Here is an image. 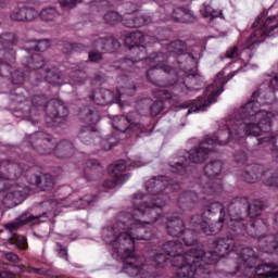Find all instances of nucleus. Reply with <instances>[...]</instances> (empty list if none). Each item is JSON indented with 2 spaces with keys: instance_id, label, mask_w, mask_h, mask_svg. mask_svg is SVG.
<instances>
[{
  "instance_id": "57",
  "label": "nucleus",
  "mask_w": 278,
  "mask_h": 278,
  "mask_svg": "<svg viewBox=\"0 0 278 278\" xmlns=\"http://www.w3.org/2000/svg\"><path fill=\"white\" fill-rule=\"evenodd\" d=\"M31 273H35L36 275H40V273H42V269L33 267Z\"/></svg>"
},
{
  "instance_id": "48",
  "label": "nucleus",
  "mask_w": 278,
  "mask_h": 278,
  "mask_svg": "<svg viewBox=\"0 0 278 278\" xmlns=\"http://www.w3.org/2000/svg\"><path fill=\"white\" fill-rule=\"evenodd\" d=\"M122 180L119 178L113 177L112 180L108 179L103 182L104 190H112V188H116Z\"/></svg>"
},
{
  "instance_id": "32",
  "label": "nucleus",
  "mask_w": 278,
  "mask_h": 278,
  "mask_svg": "<svg viewBox=\"0 0 278 278\" xmlns=\"http://www.w3.org/2000/svg\"><path fill=\"white\" fill-rule=\"evenodd\" d=\"M36 218L38 217H34L31 214H25L20 217V222L7 224L4 227L9 231H16L18 227H23V225H27L28 223H31V220H36Z\"/></svg>"
},
{
  "instance_id": "36",
  "label": "nucleus",
  "mask_w": 278,
  "mask_h": 278,
  "mask_svg": "<svg viewBox=\"0 0 278 278\" xmlns=\"http://www.w3.org/2000/svg\"><path fill=\"white\" fill-rule=\"evenodd\" d=\"M103 21L106 25H118V23H122L123 21V15H119L118 12L110 11L104 14Z\"/></svg>"
},
{
  "instance_id": "58",
  "label": "nucleus",
  "mask_w": 278,
  "mask_h": 278,
  "mask_svg": "<svg viewBox=\"0 0 278 278\" xmlns=\"http://www.w3.org/2000/svg\"><path fill=\"white\" fill-rule=\"evenodd\" d=\"M112 147H114V144L110 143L108 147L104 146L105 151H110V149H112Z\"/></svg>"
},
{
  "instance_id": "1",
  "label": "nucleus",
  "mask_w": 278,
  "mask_h": 278,
  "mask_svg": "<svg viewBox=\"0 0 278 278\" xmlns=\"http://www.w3.org/2000/svg\"><path fill=\"white\" fill-rule=\"evenodd\" d=\"M166 205L164 198H152L147 201V194L138 192L134 194L132 207L140 214L141 219L136 214L121 212L117 214L112 226L103 229V240L112 247H122L119 253L129 256L136 240H151L153 232L147 229V225H153L162 220L168 236H175V214L162 216V207Z\"/></svg>"
},
{
  "instance_id": "22",
  "label": "nucleus",
  "mask_w": 278,
  "mask_h": 278,
  "mask_svg": "<svg viewBox=\"0 0 278 278\" xmlns=\"http://www.w3.org/2000/svg\"><path fill=\"white\" fill-rule=\"evenodd\" d=\"M189 257H191L193 263L195 261L198 266H200V268L201 266H203V264H206V265L218 264V260H220V257L214 250L204 252L203 250L191 249L189 250Z\"/></svg>"
},
{
  "instance_id": "29",
  "label": "nucleus",
  "mask_w": 278,
  "mask_h": 278,
  "mask_svg": "<svg viewBox=\"0 0 278 278\" xmlns=\"http://www.w3.org/2000/svg\"><path fill=\"white\" fill-rule=\"evenodd\" d=\"M175 21L176 23H194L197 16L188 7H182L176 9Z\"/></svg>"
},
{
  "instance_id": "31",
  "label": "nucleus",
  "mask_w": 278,
  "mask_h": 278,
  "mask_svg": "<svg viewBox=\"0 0 278 278\" xmlns=\"http://www.w3.org/2000/svg\"><path fill=\"white\" fill-rule=\"evenodd\" d=\"M126 170L127 163L125 161H117L115 164L109 166V175H111V177H116L121 181H123L125 177L123 173H125Z\"/></svg>"
},
{
  "instance_id": "55",
  "label": "nucleus",
  "mask_w": 278,
  "mask_h": 278,
  "mask_svg": "<svg viewBox=\"0 0 278 278\" xmlns=\"http://www.w3.org/2000/svg\"><path fill=\"white\" fill-rule=\"evenodd\" d=\"M186 163H177L176 164V170L179 175H184V173H186Z\"/></svg>"
},
{
  "instance_id": "25",
  "label": "nucleus",
  "mask_w": 278,
  "mask_h": 278,
  "mask_svg": "<svg viewBox=\"0 0 278 278\" xmlns=\"http://www.w3.org/2000/svg\"><path fill=\"white\" fill-rule=\"evenodd\" d=\"M258 248L264 253H278V232L276 235L261 237Z\"/></svg>"
},
{
  "instance_id": "45",
  "label": "nucleus",
  "mask_w": 278,
  "mask_h": 278,
  "mask_svg": "<svg viewBox=\"0 0 278 278\" xmlns=\"http://www.w3.org/2000/svg\"><path fill=\"white\" fill-rule=\"evenodd\" d=\"M50 47L51 42L49 41V39H41L38 40L34 46V51H39L42 53L43 51H47V49H49Z\"/></svg>"
},
{
  "instance_id": "43",
  "label": "nucleus",
  "mask_w": 278,
  "mask_h": 278,
  "mask_svg": "<svg viewBox=\"0 0 278 278\" xmlns=\"http://www.w3.org/2000/svg\"><path fill=\"white\" fill-rule=\"evenodd\" d=\"M38 16H39V13L38 11H36V9L27 8L24 4V21L31 22V21H35V18H38Z\"/></svg>"
},
{
  "instance_id": "42",
  "label": "nucleus",
  "mask_w": 278,
  "mask_h": 278,
  "mask_svg": "<svg viewBox=\"0 0 278 278\" xmlns=\"http://www.w3.org/2000/svg\"><path fill=\"white\" fill-rule=\"evenodd\" d=\"M134 21L135 23H130V25H135V27H143V25H149V23H151V17L134 13Z\"/></svg>"
},
{
  "instance_id": "20",
  "label": "nucleus",
  "mask_w": 278,
  "mask_h": 278,
  "mask_svg": "<svg viewBox=\"0 0 278 278\" xmlns=\"http://www.w3.org/2000/svg\"><path fill=\"white\" fill-rule=\"evenodd\" d=\"M170 186V181L166 176H155L146 182V190L151 194L150 201L160 199L157 194H162L166 188Z\"/></svg>"
},
{
  "instance_id": "46",
  "label": "nucleus",
  "mask_w": 278,
  "mask_h": 278,
  "mask_svg": "<svg viewBox=\"0 0 278 278\" xmlns=\"http://www.w3.org/2000/svg\"><path fill=\"white\" fill-rule=\"evenodd\" d=\"M55 252L62 260H65V262H68V249L65 245H63L60 242H56Z\"/></svg>"
},
{
  "instance_id": "37",
  "label": "nucleus",
  "mask_w": 278,
  "mask_h": 278,
  "mask_svg": "<svg viewBox=\"0 0 278 278\" xmlns=\"http://www.w3.org/2000/svg\"><path fill=\"white\" fill-rule=\"evenodd\" d=\"M39 16H40L41 20L49 23L51 21H55V18H58V16H60V13L58 12V10H55V8L50 7V8L43 9L40 12Z\"/></svg>"
},
{
  "instance_id": "60",
  "label": "nucleus",
  "mask_w": 278,
  "mask_h": 278,
  "mask_svg": "<svg viewBox=\"0 0 278 278\" xmlns=\"http://www.w3.org/2000/svg\"><path fill=\"white\" fill-rule=\"evenodd\" d=\"M8 0H0V5H3Z\"/></svg>"
},
{
  "instance_id": "53",
  "label": "nucleus",
  "mask_w": 278,
  "mask_h": 278,
  "mask_svg": "<svg viewBox=\"0 0 278 278\" xmlns=\"http://www.w3.org/2000/svg\"><path fill=\"white\" fill-rule=\"evenodd\" d=\"M5 260H8V262H12L13 264H16V262H18V255H16L15 253L9 252L5 254Z\"/></svg>"
},
{
  "instance_id": "9",
  "label": "nucleus",
  "mask_w": 278,
  "mask_h": 278,
  "mask_svg": "<svg viewBox=\"0 0 278 278\" xmlns=\"http://www.w3.org/2000/svg\"><path fill=\"white\" fill-rule=\"evenodd\" d=\"M23 170L21 165L13 161H0V192L9 190L7 197L11 201L23 199V191L16 189V186L13 184H10V181H16L23 175Z\"/></svg>"
},
{
  "instance_id": "38",
  "label": "nucleus",
  "mask_w": 278,
  "mask_h": 278,
  "mask_svg": "<svg viewBox=\"0 0 278 278\" xmlns=\"http://www.w3.org/2000/svg\"><path fill=\"white\" fill-rule=\"evenodd\" d=\"M87 48L88 46L83 43H64L62 51L68 55V53H81V51H86Z\"/></svg>"
},
{
  "instance_id": "10",
  "label": "nucleus",
  "mask_w": 278,
  "mask_h": 278,
  "mask_svg": "<svg viewBox=\"0 0 278 278\" xmlns=\"http://www.w3.org/2000/svg\"><path fill=\"white\" fill-rule=\"evenodd\" d=\"M25 68L28 71H37V79L39 81H48L52 86H62L64 84V75L55 67L45 66V59L40 53H34L27 59Z\"/></svg>"
},
{
  "instance_id": "49",
  "label": "nucleus",
  "mask_w": 278,
  "mask_h": 278,
  "mask_svg": "<svg viewBox=\"0 0 278 278\" xmlns=\"http://www.w3.org/2000/svg\"><path fill=\"white\" fill-rule=\"evenodd\" d=\"M72 80L74 81V84H76L77 86H81L83 84H85L86 79L84 78V76H81V72H75L72 75Z\"/></svg>"
},
{
  "instance_id": "35",
  "label": "nucleus",
  "mask_w": 278,
  "mask_h": 278,
  "mask_svg": "<svg viewBox=\"0 0 278 278\" xmlns=\"http://www.w3.org/2000/svg\"><path fill=\"white\" fill-rule=\"evenodd\" d=\"M0 45L2 47H16L18 45V37L14 33H5L0 35Z\"/></svg>"
},
{
  "instance_id": "52",
  "label": "nucleus",
  "mask_w": 278,
  "mask_h": 278,
  "mask_svg": "<svg viewBox=\"0 0 278 278\" xmlns=\"http://www.w3.org/2000/svg\"><path fill=\"white\" fill-rule=\"evenodd\" d=\"M235 161L237 164H244V162H247V153H244V151L237 152L235 154Z\"/></svg>"
},
{
  "instance_id": "47",
  "label": "nucleus",
  "mask_w": 278,
  "mask_h": 278,
  "mask_svg": "<svg viewBox=\"0 0 278 278\" xmlns=\"http://www.w3.org/2000/svg\"><path fill=\"white\" fill-rule=\"evenodd\" d=\"M131 23H136L134 20V13H126L122 16V25H124V27H136V25H131Z\"/></svg>"
},
{
  "instance_id": "34",
  "label": "nucleus",
  "mask_w": 278,
  "mask_h": 278,
  "mask_svg": "<svg viewBox=\"0 0 278 278\" xmlns=\"http://www.w3.org/2000/svg\"><path fill=\"white\" fill-rule=\"evenodd\" d=\"M213 249L219 257H225V255L229 253V243L227 242V239H218L213 243Z\"/></svg>"
},
{
  "instance_id": "4",
  "label": "nucleus",
  "mask_w": 278,
  "mask_h": 278,
  "mask_svg": "<svg viewBox=\"0 0 278 278\" xmlns=\"http://www.w3.org/2000/svg\"><path fill=\"white\" fill-rule=\"evenodd\" d=\"M176 80L175 90L177 92H188V90H199L203 84V76L199 74V58L194 52V47L178 39L175 41Z\"/></svg>"
},
{
  "instance_id": "19",
  "label": "nucleus",
  "mask_w": 278,
  "mask_h": 278,
  "mask_svg": "<svg viewBox=\"0 0 278 278\" xmlns=\"http://www.w3.org/2000/svg\"><path fill=\"white\" fill-rule=\"evenodd\" d=\"M197 220L199 227L198 231H202V233H205L206 236H216V233H219L223 230L225 223H227L225 217H219L216 223L210 224V219H204L202 215L192 217V223H197Z\"/></svg>"
},
{
  "instance_id": "14",
  "label": "nucleus",
  "mask_w": 278,
  "mask_h": 278,
  "mask_svg": "<svg viewBox=\"0 0 278 278\" xmlns=\"http://www.w3.org/2000/svg\"><path fill=\"white\" fill-rule=\"evenodd\" d=\"M78 116L80 123L87 125L79 129L78 138L84 142V144H90V142H92V138H94V131H92V127H90V125H97V122L100 119L99 112L85 106L80 109Z\"/></svg>"
},
{
  "instance_id": "15",
  "label": "nucleus",
  "mask_w": 278,
  "mask_h": 278,
  "mask_svg": "<svg viewBox=\"0 0 278 278\" xmlns=\"http://www.w3.org/2000/svg\"><path fill=\"white\" fill-rule=\"evenodd\" d=\"M164 73H166V72H164V70H161V77H157V79H162V81L165 85H155V86H159V88H161V89L153 91V97L159 100V101H154L152 103V105L150 106V114L153 117H155L162 113V110H164V101H168V100L173 99V92H170L166 88L174 86L175 81L174 80H168V81L165 80L166 76L164 75Z\"/></svg>"
},
{
  "instance_id": "61",
  "label": "nucleus",
  "mask_w": 278,
  "mask_h": 278,
  "mask_svg": "<svg viewBox=\"0 0 278 278\" xmlns=\"http://www.w3.org/2000/svg\"><path fill=\"white\" fill-rule=\"evenodd\" d=\"M85 201H87L88 203H90L92 200H88V198L85 197Z\"/></svg>"
},
{
  "instance_id": "5",
  "label": "nucleus",
  "mask_w": 278,
  "mask_h": 278,
  "mask_svg": "<svg viewBox=\"0 0 278 278\" xmlns=\"http://www.w3.org/2000/svg\"><path fill=\"white\" fill-rule=\"evenodd\" d=\"M122 248V245H113L115 253L124 261L125 273L130 275V277H138V275L141 278L155 277V268H164L166 264L175 266L173 263V257H175V241H167L163 244V253L155 254L150 264L144 256L136 254V241H134V248L128 250V253H130L128 256L119 252Z\"/></svg>"
},
{
  "instance_id": "56",
  "label": "nucleus",
  "mask_w": 278,
  "mask_h": 278,
  "mask_svg": "<svg viewBox=\"0 0 278 278\" xmlns=\"http://www.w3.org/2000/svg\"><path fill=\"white\" fill-rule=\"evenodd\" d=\"M223 15V11L214 10L211 12L210 20L214 21V18H218V16Z\"/></svg>"
},
{
  "instance_id": "23",
  "label": "nucleus",
  "mask_w": 278,
  "mask_h": 278,
  "mask_svg": "<svg viewBox=\"0 0 278 278\" xmlns=\"http://www.w3.org/2000/svg\"><path fill=\"white\" fill-rule=\"evenodd\" d=\"M86 181H97L103 177V166L97 160H88L83 166Z\"/></svg>"
},
{
  "instance_id": "21",
  "label": "nucleus",
  "mask_w": 278,
  "mask_h": 278,
  "mask_svg": "<svg viewBox=\"0 0 278 278\" xmlns=\"http://www.w3.org/2000/svg\"><path fill=\"white\" fill-rule=\"evenodd\" d=\"M206 211L215 214V212H220V218L225 217L228 229L231 231H240L247 229L242 219L229 218V215L225 214V207L219 202H212L206 206Z\"/></svg>"
},
{
  "instance_id": "12",
  "label": "nucleus",
  "mask_w": 278,
  "mask_h": 278,
  "mask_svg": "<svg viewBox=\"0 0 278 278\" xmlns=\"http://www.w3.org/2000/svg\"><path fill=\"white\" fill-rule=\"evenodd\" d=\"M16 60V50L13 48L0 49V77H11L13 86H23L27 75L21 70L12 73V64Z\"/></svg>"
},
{
  "instance_id": "3",
  "label": "nucleus",
  "mask_w": 278,
  "mask_h": 278,
  "mask_svg": "<svg viewBox=\"0 0 278 278\" xmlns=\"http://www.w3.org/2000/svg\"><path fill=\"white\" fill-rule=\"evenodd\" d=\"M149 42H151V36L144 35L140 30L130 33L125 38V45L128 47V49H130L132 55L137 56L132 59L115 61L113 63V67L117 71L134 73L138 62L154 64L151 65V68L147 72L148 81L153 84V86H166L164 80L157 77H162V71L165 73V75H170V73H175V68L166 64L168 62V56L162 52L151 54V56L147 58V45H149Z\"/></svg>"
},
{
  "instance_id": "33",
  "label": "nucleus",
  "mask_w": 278,
  "mask_h": 278,
  "mask_svg": "<svg viewBox=\"0 0 278 278\" xmlns=\"http://www.w3.org/2000/svg\"><path fill=\"white\" fill-rule=\"evenodd\" d=\"M222 170L223 162L213 161L204 167V175H206V177H216V175H220Z\"/></svg>"
},
{
  "instance_id": "41",
  "label": "nucleus",
  "mask_w": 278,
  "mask_h": 278,
  "mask_svg": "<svg viewBox=\"0 0 278 278\" xmlns=\"http://www.w3.org/2000/svg\"><path fill=\"white\" fill-rule=\"evenodd\" d=\"M248 214L250 218H257V216L262 215V202L254 201L253 204L249 205Z\"/></svg>"
},
{
  "instance_id": "44",
  "label": "nucleus",
  "mask_w": 278,
  "mask_h": 278,
  "mask_svg": "<svg viewBox=\"0 0 278 278\" xmlns=\"http://www.w3.org/2000/svg\"><path fill=\"white\" fill-rule=\"evenodd\" d=\"M88 60L93 64H99V62L103 60V52H99L98 50H91L88 52Z\"/></svg>"
},
{
  "instance_id": "16",
  "label": "nucleus",
  "mask_w": 278,
  "mask_h": 278,
  "mask_svg": "<svg viewBox=\"0 0 278 278\" xmlns=\"http://www.w3.org/2000/svg\"><path fill=\"white\" fill-rule=\"evenodd\" d=\"M270 172L262 174V166L260 165H252L248 167V169L243 174V179L247 184H257L260 179L263 180L265 186L269 188H278V175L274 174L269 177ZM266 177H269L266 179Z\"/></svg>"
},
{
  "instance_id": "8",
  "label": "nucleus",
  "mask_w": 278,
  "mask_h": 278,
  "mask_svg": "<svg viewBox=\"0 0 278 278\" xmlns=\"http://www.w3.org/2000/svg\"><path fill=\"white\" fill-rule=\"evenodd\" d=\"M33 108L30 109V114L36 112V109H40L46 112V123L50 127H55L64 123L68 118V108L62 100L52 99L45 94H35L30 99Z\"/></svg>"
},
{
  "instance_id": "39",
  "label": "nucleus",
  "mask_w": 278,
  "mask_h": 278,
  "mask_svg": "<svg viewBox=\"0 0 278 278\" xmlns=\"http://www.w3.org/2000/svg\"><path fill=\"white\" fill-rule=\"evenodd\" d=\"M25 4L18 3L17 8L10 13L11 21L23 22L25 21Z\"/></svg>"
},
{
  "instance_id": "59",
  "label": "nucleus",
  "mask_w": 278,
  "mask_h": 278,
  "mask_svg": "<svg viewBox=\"0 0 278 278\" xmlns=\"http://www.w3.org/2000/svg\"><path fill=\"white\" fill-rule=\"evenodd\" d=\"M194 193L193 192H188V193H185V197H192Z\"/></svg>"
},
{
  "instance_id": "24",
  "label": "nucleus",
  "mask_w": 278,
  "mask_h": 278,
  "mask_svg": "<svg viewBox=\"0 0 278 278\" xmlns=\"http://www.w3.org/2000/svg\"><path fill=\"white\" fill-rule=\"evenodd\" d=\"M28 181L31 186H37L42 192H49L55 186V177L51 174L31 175Z\"/></svg>"
},
{
  "instance_id": "11",
  "label": "nucleus",
  "mask_w": 278,
  "mask_h": 278,
  "mask_svg": "<svg viewBox=\"0 0 278 278\" xmlns=\"http://www.w3.org/2000/svg\"><path fill=\"white\" fill-rule=\"evenodd\" d=\"M125 86H118L116 94L109 89H96L89 99L96 105H110L111 103H118L122 97H134L136 94V84L129 83V79L125 78Z\"/></svg>"
},
{
  "instance_id": "51",
  "label": "nucleus",
  "mask_w": 278,
  "mask_h": 278,
  "mask_svg": "<svg viewBox=\"0 0 278 278\" xmlns=\"http://www.w3.org/2000/svg\"><path fill=\"white\" fill-rule=\"evenodd\" d=\"M214 9L212 8V5L210 4H203V8L201 10V14L204 18H210V16H212V11Z\"/></svg>"
},
{
  "instance_id": "13",
  "label": "nucleus",
  "mask_w": 278,
  "mask_h": 278,
  "mask_svg": "<svg viewBox=\"0 0 278 278\" xmlns=\"http://www.w3.org/2000/svg\"><path fill=\"white\" fill-rule=\"evenodd\" d=\"M227 84V78H225V73L219 72L214 78L213 83L208 85L204 91V97L198 98L195 103V110L193 112H204L207 105L216 103L217 97L223 93V88Z\"/></svg>"
},
{
  "instance_id": "64",
  "label": "nucleus",
  "mask_w": 278,
  "mask_h": 278,
  "mask_svg": "<svg viewBox=\"0 0 278 278\" xmlns=\"http://www.w3.org/2000/svg\"><path fill=\"white\" fill-rule=\"evenodd\" d=\"M188 114H190V110L188 111Z\"/></svg>"
},
{
  "instance_id": "27",
  "label": "nucleus",
  "mask_w": 278,
  "mask_h": 278,
  "mask_svg": "<svg viewBox=\"0 0 278 278\" xmlns=\"http://www.w3.org/2000/svg\"><path fill=\"white\" fill-rule=\"evenodd\" d=\"M112 127L117 131L125 132L127 129H140L141 125L131 122L128 117L123 115H116L113 117Z\"/></svg>"
},
{
  "instance_id": "40",
  "label": "nucleus",
  "mask_w": 278,
  "mask_h": 278,
  "mask_svg": "<svg viewBox=\"0 0 278 278\" xmlns=\"http://www.w3.org/2000/svg\"><path fill=\"white\" fill-rule=\"evenodd\" d=\"M12 244H15L17 249H22L23 251H27V237L21 235H13L11 237Z\"/></svg>"
},
{
  "instance_id": "62",
  "label": "nucleus",
  "mask_w": 278,
  "mask_h": 278,
  "mask_svg": "<svg viewBox=\"0 0 278 278\" xmlns=\"http://www.w3.org/2000/svg\"><path fill=\"white\" fill-rule=\"evenodd\" d=\"M251 227H255V224L252 223V224H251Z\"/></svg>"
},
{
  "instance_id": "18",
  "label": "nucleus",
  "mask_w": 278,
  "mask_h": 278,
  "mask_svg": "<svg viewBox=\"0 0 278 278\" xmlns=\"http://www.w3.org/2000/svg\"><path fill=\"white\" fill-rule=\"evenodd\" d=\"M87 47L89 49H100L103 53H114V51H117L121 48V42L114 37L92 35L90 37V43Z\"/></svg>"
},
{
  "instance_id": "7",
  "label": "nucleus",
  "mask_w": 278,
  "mask_h": 278,
  "mask_svg": "<svg viewBox=\"0 0 278 278\" xmlns=\"http://www.w3.org/2000/svg\"><path fill=\"white\" fill-rule=\"evenodd\" d=\"M26 142L39 155H55L59 160H66L75 155V146L70 140H61L55 144V139L51 135L42 131H37L26 137Z\"/></svg>"
},
{
  "instance_id": "63",
  "label": "nucleus",
  "mask_w": 278,
  "mask_h": 278,
  "mask_svg": "<svg viewBox=\"0 0 278 278\" xmlns=\"http://www.w3.org/2000/svg\"><path fill=\"white\" fill-rule=\"evenodd\" d=\"M184 108H188V104H186Z\"/></svg>"
},
{
  "instance_id": "6",
  "label": "nucleus",
  "mask_w": 278,
  "mask_h": 278,
  "mask_svg": "<svg viewBox=\"0 0 278 278\" xmlns=\"http://www.w3.org/2000/svg\"><path fill=\"white\" fill-rule=\"evenodd\" d=\"M252 33L243 31L238 41V46L230 47L225 56L228 60H240L242 58V48L253 51L257 49L266 38L278 37V15H269L263 11L256 16L252 24Z\"/></svg>"
},
{
  "instance_id": "54",
  "label": "nucleus",
  "mask_w": 278,
  "mask_h": 278,
  "mask_svg": "<svg viewBox=\"0 0 278 278\" xmlns=\"http://www.w3.org/2000/svg\"><path fill=\"white\" fill-rule=\"evenodd\" d=\"M0 278H16V274L10 270H0Z\"/></svg>"
},
{
  "instance_id": "50",
  "label": "nucleus",
  "mask_w": 278,
  "mask_h": 278,
  "mask_svg": "<svg viewBox=\"0 0 278 278\" xmlns=\"http://www.w3.org/2000/svg\"><path fill=\"white\" fill-rule=\"evenodd\" d=\"M84 0H60L62 8H75L76 3H81Z\"/></svg>"
},
{
  "instance_id": "30",
  "label": "nucleus",
  "mask_w": 278,
  "mask_h": 278,
  "mask_svg": "<svg viewBox=\"0 0 278 278\" xmlns=\"http://www.w3.org/2000/svg\"><path fill=\"white\" fill-rule=\"evenodd\" d=\"M239 260L243 262L247 268H253V265L257 264V254L251 248H243L239 254Z\"/></svg>"
},
{
  "instance_id": "28",
  "label": "nucleus",
  "mask_w": 278,
  "mask_h": 278,
  "mask_svg": "<svg viewBox=\"0 0 278 278\" xmlns=\"http://www.w3.org/2000/svg\"><path fill=\"white\" fill-rule=\"evenodd\" d=\"M255 275L262 278H278V265L273 263L257 265Z\"/></svg>"
},
{
  "instance_id": "2",
  "label": "nucleus",
  "mask_w": 278,
  "mask_h": 278,
  "mask_svg": "<svg viewBox=\"0 0 278 278\" xmlns=\"http://www.w3.org/2000/svg\"><path fill=\"white\" fill-rule=\"evenodd\" d=\"M260 97V90H255L252 93V100L240 108L236 118L241 121H255L252 123H238L232 129L226 128L225 130H218L213 137L206 138L202 141V149L211 147L214 151V147H225L229 142V138L240 142V138L244 136H264L267 137L258 139L260 142H270L275 140V136L270 134L273 131V118L275 113L267 111H260V102L255 101Z\"/></svg>"
},
{
  "instance_id": "26",
  "label": "nucleus",
  "mask_w": 278,
  "mask_h": 278,
  "mask_svg": "<svg viewBox=\"0 0 278 278\" xmlns=\"http://www.w3.org/2000/svg\"><path fill=\"white\" fill-rule=\"evenodd\" d=\"M212 151H214V148L210 146L203 148V142H201L199 148L190 150L189 162H192L193 164H201L202 162H205V160H207V155H210Z\"/></svg>"
},
{
  "instance_id": "17",
  "label": "nucleus",
  "mask_w": 278,
  "mask_h": 278,
  "mask_svg": "<svg viewBox=\"0 0 278 278\" xmlns=\"http://www.w3.org/2000/svg\"><path fill=\"white\" fill-rule=\"evenodd\" d=\"M176 277L177 278H193L197 274L198 268H201V265L197 264V261H192L190 257V251L185 255H176Z\"/></svg>"
}]
</instances>
